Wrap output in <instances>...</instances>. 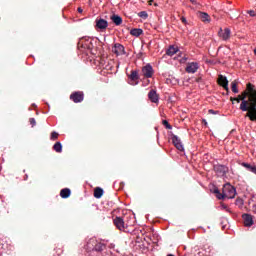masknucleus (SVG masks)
I'll use <instances>...</instances> for the list:
<instances>
[{"label":"nucleus","instance_id":"obj_5","mask_svg":"<svg viewBox=\"0 0 256 256\" xmlns=\"http://www.w3.org/2000/svg\"><path fill=\"white\" fill-rule=\"evenodd\" d=\"M218 35L222 41H228V39L231 37V29L225 28L224 30L220 28Z\"/></svg>","mask_w":256,"mask_h":256},{"label":"nucleus","instance_id":"obj_29","mask_svg":"<svg viewBox=\"0 0 256 256\" xmlns=\"http://www.w3.org/2000/svg\"><path fill=\"white\" fill-rule=\"evenodd\" d=\"M247 13L248 15H250V17H256V13L254 10H248Z\"/></svg>","mask_w":256,"mask_h":256},{"label":"nucleus","instance_id":"obj_33","mask_svg":"<svg viewBox=\"0 0 256 256\" xmlns=\"http://www.w3.org/2000/svg\"><path fill=\"white\" fill-rule=\"evenodd\" d=\"M250 172L254 173V175H256V166H253V168H252V170Z\"/></svg>","mask_w":256,"mask_h":256},{"label":"nucleus","instance_id":"obj_6","mask_svg":"<svg viewBox=\"0 0 256 256\" xmlns=\"http://www.w3.org/2000/svg\"><path fill=\"white\" fill-rule=\"evenodd\" d=\"M172 143L178 149V151H185V147L183 146V142H181V139L177 135L172 136Z\"/></svg>","mask_w":256,"mask_h":256},{"label":"nucleus","instance_id":"obj_8","mask_svg":"<svg viewBox=\"0 0 256 256\" xmlns=\"http://www.w3.org/2000/svg\"><path fill=\"white\" fill-rule=\"evenodd\" d=\"M129 85H139V73L132 71L129 76Z\"/></svg>","mask_w":256,"mask_h":256},{"label":"nucleus","instance_id":"obj_30","mask_svg":"<svg viewBox=\"0 0 256 256\" xmlns=\"http://www.w3.org/2000/svg\"><path fill=\"white\" fill-rule=\"evenodd\" d=\"M30 125H31L32 127H35V125H37V122L35 121V118H31V119H30Z\"/></svg>","mask_w":256,"mask_h":256},{"label":"nucleus","instance_id":"obj_31","mask_svg":"<svg viewBox=\"0 0 256 256\" xmlns=\"http://www.w3.org/2000/svg\"><path fill=\"white\" fill-rule=\"evenodd\" d=\"M208 113H210L211 115H217V112L213 109L208 110Z\"/></svg>","mask_w":256,"mask_h":256},{"label":"nucleus","instance_id":"obj_32","mask_svg":"<svg viewBox=\"0 0 256 256\" xmlns=\"http://www.w3.org/2000/svg\"><path fill=\"white\" fill-rule=\"evenodd\" d=\"M222 209H225L228 213H231V210H229V208H227L225 205H222Z\"/></svg>","mask_w":256,"mask_h":256},{"label":"nucleus","instance_id":"obj_14","mask_svg":"<svg viewBox=\"0 0 256 256\" xmlns=\"http://www.w3.org/2000/svg\"><path fill=\"white\" fill-rule=\"evenodd\" d=\"M148 99H150L152 103H159V95H157V91L151 90L148 93Z\"/></svg>","mask_w":256,"mask_h":256},{"label":"nucleus","instance_id":"obj_37","mask_svg":"<svg viewBox=\"0 0 256 256\" xmlns=\"http://www.w3.org/2000/svg\"><path fill=\"white\" fill-rule=\"evenodd\" d=\"M78 12L79 13H83V9L82 8H78Z\"/></svg>","mask_w":256,"mask_h":256},{"label":"nucleus","instance_id":"obj_7","mask_svg":"<svg viewBox=\"0 0 256 256\" xmlns=\"http://www.w3.org/2000/svg\"><path fill=\"white\" fill-rule=\"evenodd\" d=\"M242 218H243L245 227H253L255 220L253 219V216L251 214H244Z\"/></svg>","mask_w":256,"mask_h":256},{"label":"nucleus","instance_id":"obj_13","mask_svg":"<svg viewBox=\"0 0 256 256\" xmlns=\"http://www.w3.org/2000/svg\"><path fill=\"white\" fill-rule=\"evenodd\" d=\"M70 99L74 103H81L83 101V92H74L70 95Z\"/></svg>","mask_w":256,"mask_h":256},{"label":"nucleus","instance_id":"obj_16","mask_svg":"<svg viewBox=\"0 0 256 256\" xmlns=\"http://www.w3.org/2000/svg\"><path fill=\"white\" fill-rule=\"evenodd\" d=\"M199 17L203 23H211V17L205 12H199Z\"/></svg>","mask_w":256,"mask_h":256},{"label":"nucleus","instance_id":"obj_40","mask_svg":"<svg viewBox=\"0 0 256 256\" xmlns=\"http://www.w3.org/2000/svg\"><path fill=\"white\" fill-rule=\"evenodd\" d=\"M204 124L207 125V121L206 120H204Z\"/></svg>","mask_w":256,"mask_h":256},{"label":"nucleus","instance_id":"obj_28","mask_svg":"<svg viewBox=\"0 0 256 256\" xmlns=\"http://www.w3.org/2000/svg\"><path fill=\"white\" fill-rule=\"evenodd\" d=\"M163 125H165L166 129H172L171 124L167 120L163 121Z\"/></svg>","mask_w":256,"mask_h":256},{"label":"nucleus","instance_id":"obj_21","mask_svg":"<svg viewBox=\"0 0 256 256\" xmlns=\"http://www.w3.org/2000/svg\"><path fill=\"white\" fill-rule=\"evenodd\" d=\"M94 197L96 199H101L103 197V189L102 188H96L94 190Z\"/></svg>","mask_w":256,"mask_h":256},{"label":"nucleus","instance_id":"obj_2","mask_svg":"<svg viewBox=\"0 0 256 256\" xmlns=\"http://www.w3.org/2000/svg\"><path fill=\"white\" fill-rule=\"evenodd\" d=\"M214 193L216 194L217 199H235L237 195V190L231 184H225L222 189V194L219 192V189H215Z\"/></svg>","mask_w":256,"mask_h":256},{"label":"nucleus","instance_id":"obj_10","mask_svg":"<svg viewBox=\"0 0 256 256\" xmlns=\"http://www.w3.org/2000/svg\"><path fill=\"white\" fill-rule=\"evenodd\" d=\"M199 69V63L192 62L188 63L186 66V73H197V70Z\"/></svg>","mask_w":256,"mask_h":256},{"label":"nucleus","instance_id":"obj_22","mask_svg":"<svg viewBox=\"0 0 256 256\" xmlns=\"http://www.w3.org/2000/svg\"><path fill=\"white\" fill-rule=\"evenodd\" d=\"M53 149L56 151V153H61L63 151V145L61 142H56L53 146Z\"/></svg>","mask_w":256,"mask_h":256},{"label":"nucleus","instance_id":"obj_39","mask_svg":"<svg viewBox=\"0 0 256 256\" xmlns=\"http://www.w3.org/2000/svg\"><path fill=\"white\" fill-rule=\"evenodd\" d=\"M191 1V3H195V0H190Z\"/></svg>","mask_w":256,"mask_h":256},{"label":"nucleus","instance_id":"obj_34","mask_svg":"<svg viewBox=\"0 0 256 256\" xmlns=\"http://www.w3.org/2000/svg\"><path fill=\"white\" fill-rule=\"evenodd\" d=\"M252 211H253V213L256 214V204H254V205L252 206Z\"/></svg>","mask_w":256,"mask_h":256},{"label":"nucleus","instance_id":"obj_25","mask_svg":"<svg viewBox=\"0 0 256 256\" xmlns=\"http://www.w3.org/2000/svg\"><path fill=\"white\" fill-rule=\"evenodd\" d=\"M242 167H245V169H247L248 171H252V169H253V167H255V165H251V164H249V163H245V162H243L242 163Z\"/></svg>","mask_w":256,"mask_h":256},{"label":"nucleus","instance_id":"obj_1","mask_svg":"<svg viewBox=\"0 0 256 256\" xmlns=\"http://www.w3.org/2000/svg\"><path fill=\"white\" fill-rule=\"evenodd\" d=\"M231 101L240 103V111H247L246 117L250 121H256V88L253 84L248 83L246 90L236 98H231Z\"/></svg>","mask_w":256,"mask_h":256},{"label":"nucleus","instance_id":"obj_23","mask_svg":"<svg viewBox=\"0 0 256 256\" xmlns=\"http://www.w3.org/2000/svg\"><path fill=\"white\" fill-rule=\"evenodd\" d=\"M95 251H103L105 249V244L97 242L94 246Z\"/></svg>","mask_w":256,"mask_h":256},{"label":"nucleus","instance_id":"obj_24","mask_svg":"<svg viewBox=\"0 0 256 256\" xmlns=\"http://www.w3.org/2000/svg\"><path fill=\"white\" fill-rule=\"evenodd\" d=\"M231 89L233 93H239V89L237 88V82L233 81L231 82Z\"/></svg>","mask_w":256,"mask_h":256},{"label":"nucleus","instance_id":"obj_41","mask_svg":"<svg viewBox=\"0 0 256 256\" xmlns=\"http://www.w3.org/2000/svg\"><path fill=\"white\" fill-rule=\"evenodd\" d=\"M154 5H155V7H157V3H155Z\"/></svg>","mask_w":256,"mask_h":256},{"label":"nucleus","instance_id":"obj_26","mask_svg":"<svg viewBox=\"0 0 256 256\" xmlns=\"http://www.w3.org/2000/svg\"><path fill=\"white\" fill-rule=\"evenodd\" d=\"M138 16L141 17V19H147V17H149V14H147L146 11H141L138 13Z\"/></svg>","mask_w":256,"mask_h":256},{"label":"nucleus","instance_id":"obj_3","mask_svg":"<svg viewBox=\"0 0 256 256\" xmlns=\"http://www.w3.org/2000/svg\"><path fill=\"white\" fill-rule=\"evenodd\" d=\"M112 53H114L116 57L125 55V46H123L122 44H119V43H115L112 46Z\"/></svg>","mask_w":256,"mask_h":256},{"label":"nucleus","instance_id":"obj_9","mask_svg":"<svg viewBox=\"0 0 256 256\" xmlns=\"http://www.w3.org/2000/svg\"><path fill=\"white\" fill-rule=\"evenodd\" d=\"M142 73L147 79L153 77V66H151L150 64L144 66L142 68Z\"/></svg>","mask_w":256,"mask_h":256},{"label":"nucleus","instance_id":"obj_27","mask_svg":"<svg viewBox=\"0 0 256 256\" xmlns=\"http://www.w3.org/2000/svg\"><path fill=\"white\" fill-rule=\"evenodd\" d=\"M57 137H59V133H57V132H52L50 139H51L52 141H55V140H57Z\"/></svg>","mask_w":256,"mask_h":256},{"label":"nucleus","instance_id":"obj_11","mask_svg":"<svg viewBox=\"0 0 256 256\" xmlns=\"http://www.w3.org/2000/svg\"><path fill=\"white\" fill-rule=\"evenodd\" d=\"M218 84L221 85V87H223L226 91H229V81L227 80V77L219 75Z\"/></svg>","mask_w":256,"mask_h":256},{"label":"nucleus","instance_id":"obj_19","mask_svg":"<svg viewBox=\"0 0 256 256\" xmlns=\"http://www.w3.org/2000/svg\"><path fill=\"white\" fill-rule=\"evenodd\" d=\"M177 51H179L178 48H175V46H170L167 49L166 54L169 55V57H173V55H175V53H177Z\"/></svg>","mask_w":256,"mask_h":256},{"label":"nucleus","instance_id":"obj_17","mask_svg":"<svg viewBox=\"0 0 256 256\" xmlns=\"http://www.w3.org/2000/svg\"><path fill=\"white\" fill-rule=\"evenodd\" d=\"M110 19L116 26H119L121 23H123V18H121L119 15L114 14L110 17Z\"/></svg>","mask_w":256,"mask_h":256},{"label":"nucleus","instance_id":"obj_36","mask_svg":"<svg viewBox=\"0 0 256 256\" xmlns=\"http://www.w3.org/2000/svg\"><path fill=\"white\" fill-rule=\"evenodd\" d=\"M149 5H153V0H148Z\"/></svg>","mask_w":256,"mask_h":256},{"label":"nucleus","instance_id":"obj_20","mask_svg":"<svg viewBox=\"0 0 256 256\" xmlns=\"http://www.w3.org/2000/svg\"><path fill=\"white\" fill-rule=\"evenodd\" d=\"M143 34V30L139 28H134L130 31V35H133L134 37H139Z\"/></svg>","mask_w":256,"mask_h":256},{"label":"nucleus","instance_id":"obj_38","mask_svg":"<svg viewBox=\"0 0 256 256\" xmlns=\"http://www.w3.org/2000/svg\"><path fill=\"white\" fill-rule=\"evenodd\" d=\"M90 243H95V239H91V240H90Z\"/></svg>","mask_w":256,"mask_h":256},{"label":"nucleus","instance_id":"obj_4","mask_svg":"<svg viewBox=\"0 0 256 256\" xmlns=\"http://www.w3.org/2000/svg\"><path fill=\"white\" fill-rule=\"evenodd\" d=\"M109 27V22L103 18L96 19V29L98 31H105Z\"/></svg>","mask_w":256,"mask_h":256},{"label":"nucleus","instance_id":"obj_12","mask_svg":"<svg viewBox=\"0 0 256 256\" xmlns=\"http://www.w3.org/2000/svg\"><path fill=\"white\" fill-rule=\"evenodd\" d=\"M114 225L119 229V231H125V221L121 217H116L114 219Z\"/></svg>","mask_w":256,"mask_h":256},{"label":"nucleus","instance_id":"obj_18","mask_svg":"<svg viewBox=\"0 0 256 256\" xmlns=\"http://www.w3.org/2000/svg\"><path fill=\"white\" fill-rule=\"evenodd\" d=\"M71 195V190L69 188H64L60 191V196L62 199H67Z\"/></svg>","mask_w":256,"mask_h":256},{"label":"nucleus","instance_id":"obj_15","mask_svg":"<svg viewBox=\"0 0 256 256\" xmlns=\"http://www.w3.org/2000/svg\"><path fill=\"white\" fill-rule=\"evenodd\" d=\"M214 171L219 175V177H223V175L227 173V168L223 165H218L214 167Z\"/></svg>","mask_w":256,"mask_h":256},{"label":"nucleus","instance_id":"obj_35","mask_svg":"<svg viewBox=\"0 0 256 256\" xmlns=\"http://www.w3.org/2000/svg\"><path fill=\"white\" fill-rule=\"evenodd\" d=\"M181 21H182V23H187V19H185V17H182Z\"/></svg>","mask_w":256,"mask_h":256}]
</instances>
